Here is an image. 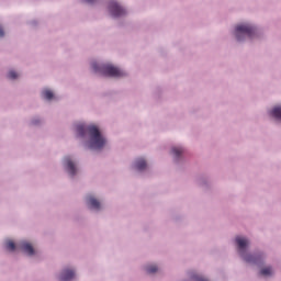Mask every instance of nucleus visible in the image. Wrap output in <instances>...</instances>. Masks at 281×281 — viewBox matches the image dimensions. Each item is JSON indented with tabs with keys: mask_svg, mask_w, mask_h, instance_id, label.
Wrapping results in <instances>:
<instances>
[{
	"mask_svg": "<svg viewBox=\"0 0 281 281\" xmlns=\"http://www.w3.org/2000/svg\"><path fill=\"white\" fill-rule=\"evenodd\" d=\"M88 131L90 137V148L100 150L106 145V138L100 133V130L95 125H90L87 128L85 125L77 126V133L80 137H85V133Z\"/></svg>",
	"mask_w": 281,
	"mask_h": 281,
	"instance_id": "obj_1",
	"label": "nucleus"
},
{
	"mask_svg": "<svg viewBox=\"0 0 281 281\" xmlns=\"http://www.w3.org/2000/svg\"><path fill=\"white\" fill-rule=\"evenodd\" d=\"M235 243L237 244L241 258H244L246 262H252L254 265H258V262H260V256L245 255V250L249 246V240H247V238L238 236L235 238Z\"/></svg>",
	"mask_w": 281,
	"mask_h": 281,
	"instance_id": "obj_2",
	"label": "nucleus"
},
{
	"mask_svg": "<svg viewBox=\"0 0 281 281\" xmlns=\"http://www.w3.org/2000/svg\"><path fill=\"white\" fill-rule=\"evenodd\" d=\"M92 69H94V71H100L102 76H110V78H122L126 76V72L109 64L101 66L98 64H92Z\"/></svg>",
	"mask_w": 281,
	"mask_h": 281,
	"instance_id": "obj_3",
	"label": "nucleus"
},
{
	"mask_svg": "<svg viewBox=\"0 0 281 281\" xmlns=\"http://www.w3.org/2000/svg\"><path fill=\"white\" fill-rule=\"evenodd\" d=\"M256 29L249 24H239L235 29V36L237 41H245V38H254Z\"/></svg>",
	"mask_w": 281,
	"mask_h": 281,
	"instance_id": "obj_4",
	"label": "nucleus"
},
{
	"mask_svg": "<svg viewBox=\"0 0 281 281\" xmlns=\"http://www.w3.org/2000/svg\"><path fill=\"white\" fill-rule=\"evenodd\" d=\"M109 11L111 12L112 16H124V14H126V10H124V8H122V5L115 1L110 3Z\"/></svg>",
	"mask_w": 281,
	"mask_h": 281,
	"instance_id": "obj_5",
	"label": "nucleus"
},
{
	"mask_svg": "<svg viewBox=\"0 0 281 281\" xmlns=\"http://www.w3.org/2000/svg\"><path fill=\"white\" fill-rule=\"evenodd\" d=\"M64 161L69 175L74 177V175H76V165H74L70 157H66Z\"/></svg>",
	"mask_w": 281,
	"mask_h": 281,
	"instance_id": "obj_6",
	"label": "nucleus"
},
{
	"mask_svg": "<svg viewBox=\"0 0 281 281\" xmlns=\"http://www.w3.org/2000/svg\"><path fill=\"white\" fill-rule=\"evenodd\" d=\"M75 277H76V272H74V270L66 269L61 272L59 280L69 281V280H74Z\"/></svg>",
	"mask_w": 281,
	"mask_h": 281,
	"instance_id": "obj_7",
	"label": "nucleus"
},
{
	"mask_svg": "<svg viewBox=\"0 0 281 281\" xmlns=\"http://www.w3.org/2000/svg\"><path fill=\"white\" fill-rule=\"evenodd\" d=\"M20 247L22 250H24L25 254H27L29 256H34V247L32 246V244L27 243V241H22L20 244Z\"/></svg>",
	"mask_w": 281,
	"mask_h": 281,
	"instance_id": "obj_8",
	"label": "nucleus"
},
{
	"mask_svg": "<svg viewBox=\"0 0 281 281\" xmlns=\"http://www.w3.org/2000/svg\"><path fill=\"white\" fill-rule=\"evenodd\" d=\"M87 203H88L89 207H91L92 210H100V201H98L92 195H89L87 198Z\"/></svg>",
	"mask_w": 281,
	"mask_h": 281,
	"instance_id": "obj_9",
	"label": "nucleus"
},
{
	"mask_svg": "<svg viewBox=\"0 0 281 281\" xmlns=\"http://www.w3.org/2000/svg\"><path fill=\"white\" fill-rule=\"evenodd\" d=\"M136 170H146V160L144 158H139L135 162Z\"/></svg>",
	"mask_w": 281,
	"mask_h": 281,
	"instance_id": "obj_10",
	"label": "nucleus"
},
{
	"mask_svg": "<svg viewBox=\"0 0 281 281\" xmlns=\"http://www.w3.org/2000/svg\"><path fill=\"white\" fill-rule=\"evenodd\" d=\"M270 115H272V117H276V120L281 121V106L273 108L270 112Z\"/></svg>",
	"mask_w": 281,
	"mask_h": 281,
	"instance_id": "obj_11",
	"label": "nucleus"
},
{
	"mask_svg": "<svg viewBox=\"0 0 281 281\" xmlns=\"http://www.w3.org/2000/svg\"><path fill=\"white\" fill-rule=\"evenodd\" d=\"M5 248L8 249V251H14V249H16V245L14 244V241L9 239L5 241Z\"/></svg>",
	"mask_w": 281,
	"mask_h": 281,
	"instance_id": "obj_12",
	"label": "nucleus"
},
{
	"mask_svg": "<svg viewBox=\"0 0 281 281\" xmlns=\"http://www.w3.org/2000/svg\"><path fill=\"white\" fill-rule=\"evenodd\" d=\"M42 95L45 100H52L54 98V92H52V90H44Z\"/></svg>",
	"mask_w": 281,
	"mask_h": 281,
	"instance_id": "obj_13",
	"label": "nucleus"
},
{
	"mask_svg": "<svg viewBox=\"0 0 281 281\" xmlns=\"http://www.w3.org/2000/svg\"><path fill=\"white\" fill-rule=\"evenodd\" d=\"M171 153L176 157H181V155H183V149L181 147H172Z\"/></svg>",
	"mask_w": 281,
	"mask_h": 281,
	"instance_id": "obj_14",
	"label": "nucleus"
},
{
	"mask_svg": "<svg viewBox=\"0 0 281 281\" xmlns=\"http://www.w3.org/2000/svg\"><path fill=\"white\" fill-rule=\"evenodd\" d=\"M273 273V270L271 267L262 268L260 271L261 276H271Z\"/></svg>",
	"mask_w": 281,
	"mask_h": 281,
	"instance_id": "obj_15",
	"label": "nucleus"
},
{
	"mask_svg": "<svg viewBox=\"0 0 281 281\" xmlns=\"http://www.w3.org/2000/svg\"><path fill=\"white\" fill-rule=\"evenodd\" d=\"M8 78H10V80H16V78H19V74H16L14 70H11L8 74Z\"/></svg>",
	"mask_w": 281,
	"mask_h": 281,
	"instance_id": "obj_16",
	"label": "nucleus"
},
{
	"mask_svg": "<svg viewBox=\"0 0 281 281\" xmlns=\"http://www.w3.org/2000/svg\"><path fill=\"white\" fill-rule=\"evenodd\" d=\"M146 271L147 273H157L158 268L157 266H147Z\"/></svg>",
	"mask_w": 281,
	"mask_h": 281,
	"instance_id": "obj_17",
	"label": "nucleus"
},
{
	"mask_svg": "<svg viewBox=\"0 0 281 281\" xmlns=\"http://www.w3.org/2000/svg\"><path fill=\"white\" fill-rule=\"evenodd\" d=\"M5 36V32L3 31V27L0 26V38H3Z\"/></svg>",
	"mask_w": 281,
	"mask_h": 281,
	"instance_id": "obj_18",
	"label": "nucleus"
},
{
	"mask_svg": "<svg viewBox=\"0 0 281 281\" xmlns=\"http://www.w3.org/2000/svg\"><path fill=\"white\" fill-rule=\"evenodd\" d=\"M195 281H209L207 279L203 278V277H196Z\"/></svg>",
	"mask_w": 281,
	"mask_h": 281,
	"instance_id": "obj_19",
	"label": "nucleus"
},
{
	"mask_svg": "<svg viewBox=\"0 0 281 281\" xmlns=\"http://www.w3.org/2000/svg\"><path fill=\"white\" fill-rule=\"evenodd\" d=\"M86 3H95L97 0H83Z\"/></svg>",
	"mask_w": 281,
	"mask_h": 281,
	"instance_id": "obj_20",
	"label": "nucleus"
}]
</instances>
